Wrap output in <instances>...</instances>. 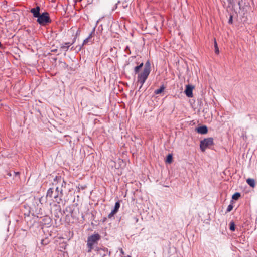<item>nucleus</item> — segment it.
<instances>
[{"label": "nucleus", "instance_id": "nucleus-1", "mask_svg": "<svg viewBox=\"0 0 257 257\" xmlns=\"http://www.w3.org/2000/svg\"><path fill=\"white\" fill-rule=\"evenodd\" d=\"M150 73V63L147 61L145 64L143 70L140 73H139L138 76V83L141 84L140 88L143 86L144 82L147 79Z\"/></svg>", "mask_w": 257, "mask_h": 257}, {"label": "nucleus", "instance_id": "nucleus-11", "mask_svg": "<svg viewBox=\"0 0 257 257\" xmlns=\"http://www.w3.org/2000/svg\"><path fill=\"white\" fill-rule=\"evenodd\" d=\"M247 183L251 187L254 188L255 186V181L254 179L248 178L246 180Z\"/></svg>", "mask_w": 257, "mask_h": 257}, {"label": "nucleus", "instance_id": "nucleus-14", "mask_svg": "<svg viewBox=\"0 0 257 257\" xmlns=\"http://www.w3.org/2000/svg\"><path fill=\"white\" fill-rule=\"evenodd\" d=\"M165 87L162 86H161L159 89H156L155 91V94H159L161 93L164 90Z\"/></svg>", "mask_w": 257, "mask_h": 257}, {"label": "nucleus", "instance_id": "nucleus-26", "mask_svg": "<svg viewBox=\"0 0 257 257\" xmlns=\"http://www.w3.org/2000/svg\"><path fill=\"white\" fill-rule=\"evenodd\" d=\"M56 190H57L58 191H59V188H58V187H57V188H56Z\"/></svg>", "mask_w": 257, "mask_h": 257}, {"label": "nucleus", "instance_id": "nucleus-25", "mask_svg": "<svg viewBox=\"0 0 257 257\" xmlns=\"http://www.w3.org/2000/svg\"><path fill=\"white\" fill-rule=\"evenodd\" d=\"M19 174H20V173H19V172H14V174H15V176H16V175H19Z\"/></svg>", "mask_w": 257, "mask_h": 257}, {"label": "nucleus", "instance_id": "nucleus-9", "mask_svg": "<svg viewBox=\"0 0 257 257\" xmlns=\"http://www.w3.org/2000/svg\"><path fill=\"white\" fill-rule=\"evenodd\" d=\"M94 31H95L94 29H93L92 30V31L91 32V33L89 34V36L84 40L83 43V45H86L87 43H88L89 42H92V38L94 36Z\"/></svg>", "mask_w": 257, "mask_h": 257}, {"label": "nucleus", "instance_id": "nucleus-6", "mask_svg": "<svg viewBox=\"0 0 257 257\" xmlns=\"http://www.w3.org/2000/svg\"><path fill=\"white\" fill-rule=\"evenodd\" d=\"M193 88L194 87L191 85H186V88L185 90V93L187 96L189 97H192L193 96L192 91Z\"/></svg>", "mask_w": 257, "mask_h": 257}, {"label": "nucleus", "instance_id": "nucleus-18", "mask_svg": "<svg viewBox=\"0 0 257 257\" xmlns=\"http://www.w3.org/2000/svg\"><path fill=\"white\" fill-rule=\"evenodd\" d=\"M53 192V189L51 188L49 189L47 191V196L51 198L52 197Z\"/></svg>", "mask_w": 257, "mask_h": 257}, {"label": "nucleus", "instance_id": "nucleus-19", "mask_svg": "<svg viewBox=\"0 0 257 257\" xmlns=\"http://www.w3.org/2000/svg\"><path fill=\"white\" fill-rule=\"evenodd\" d=\"M230 229L232 231L235 230V224L233 222H231L230 223Z\"/></svg>", "mask_w": 257, "mask_h": 257}, {"label": "nucleus", "instance_id": "nucleus-4", "mask_svg": "<svg viewBox=\"0 0 257 257\" xmlns=\"http://www.w3.org/2000/svg\"><path fill=\"white\" fill-rule=\"evenodd\" d=\"M213 145V139L212 138L204 139L201 141L200 147L202 152H204L207 147Z\"/></svg>", "mask_w": 257, "mask_h": 257}, {"label": "nucleus", "instance_id": "nucleus-24", "mask_svg": "<svg viewBox=\"0 0 257 257\" xmlns=\"http://www.w3.org/2000/svg\"><path fill=\"white\" fill-rule=\"evenodd\" d=\"M44 239H42V241H41V244H43V245H45V244H46L47 243H45L44 242Z\"/></svg>", "mask_w": 257, "mask_h": 257}, {"label": "nucleus", "instance_id": "nucleus-12", "mask_svg": "<svg viewBox=\"0 0 257 257\" xmlns=\"http://www.w3.org/2000/svg\"><path fill=\"white\" fill-rule=\"evenodd\" d=\"M143 63H141L139 65L135 67L134 72L135 74L139 73L140 68H141L143 67Z\"/></svg>", "mask_w": 257, "mask_h": 257}, {"label": "nucleus", "instance_id": "nucleus-8", "mask_svg": "<svg viewBox=\"0 0 257 257\" xmlns=\"http://www.w3.org/2000/svg\"><path fill=\"white\" fill-rule=\"evenodd\" d=\"M40 8L39 6L36 7L31 9L30 12L32 13L34 17L37 18L40 14Z\"/></svg>", "mask_w": 257, "mask_h": 257}, {"label": "nucleus", "instance_id": "nucleus-23", "mask_svg": "<svg viewBox=\"0 0 257 257\" xmlns=\"http://www.w3.org/2000/svg\"><path fill=\"white\" fill-rule=\"evenodd\" d=\"M120 252L123 255L124 254V252L123 251V249L122 248H120Z\"/></svg>", "mask_w": 257, "mask_h": 257}, {"label": "nucleus", "instance_id": "nucleus-22", "mask_svg": "<svg viewBox=\"0 0 257 257\" xmlns=\"http://www.w3.org/2000/svg\"><path fill=\"white\" fill-rule=\"evenodd\" d=\"M6 175L8 177L12 176V174L10 172H7Z\"/></svg>", "mask_w": 257, "mask_h": 257}, {"label": "nucleus", "instance_id": "nucleus-13", "mask_svg": "<svg viewBox=\"0 0 257 257\" xmlns=\"http://www.w3.org/2000/svg\"><path fill=\"white\" fill-rule=\"evenodd\" d=\"M214 47H215V53L216 54H218L219 53V48H218L217 43L215 38H214Z\"/></svg>", "mask_w": 257, "mask_h": 257}, {"label": "nucleus", "instance_id": "nucleus-7", "mask_svg": "<svg viewBox=\"0 0 257 257\" xmlns=\"http://www.w3.org/2000/svg\"><path fill=\"white\" fill-rule=\"evenodd\" d=\"M95 251L96 252V255H98L99 257H104L106 255V251L104 249L97 247Z\"/></svg>", "mask_w": 257, "mask_h": 257}, {"label": "nucleus", "instance_id": "nucleus-2", "mask_svg": "<svg viewBox=\"0 0 257 257\" xmlns=\"http://www.w3.org/2000/svg\"><path fill=\"white\" fill-rule=\"evenodd\" d=\"M100 238L101 236L98 233L93 234L88 237L87 246L88 253L92 251V250L94 248V246L98 243V241L100 239Z\"/></svg>", "mask_w": 257, "mask_h": 257}, {"label": "nucleus", "instance_id": "nucleus-15", "mask_svg": "<svg viewBox=\"0 0 257 257\" xmlns=\"http://www.w3.org/2000/svg\"><path fill=\"white\" fill-rule=\"evenodd\" d=\"M72 43H70L69 42L68 43H66L65 44V45H63L61 46V48L63 49H66V50H67V49H68V48L70 47V46L72 44Z\"/></svg>", "mask_w": 257, "mask_h": 257}, {"label": "nucleus", "instance_id": "nucleus-17", "mask_svg": "<svg viewBox=\"0 0 257 257\" xmlns=\"http://www.w3.org/2000/svg\"><path fill=\"white\" fill-rule=\"evenodd\" d=\"M166 161L168 163H171L172 162V156L171 154L167 156Z\"/></svg>", "mask_w": 257, "mask_h": 257}, {"label": "nucleus", "instance_id": "nucleus-21", "mask_svg": "<svg viewBox=\"0 0 257 257\" xmlns=\"http://www.w3.org/2000/svg\"><path fill=\"white\" fill-rule=\"evenodd\" d=\"M232 19H233L232 16H230V18H229V21H228V23L229 24H232V21H233Z\"/></svg>", "mask_w": 257, "mask_h": 257}, {"label": "nucleus", "instance_id": "nucleus-10", "mask_svg": "<svg viewBox=\"0 0 257 257\" xmlns=\"http://www.w3.org/2000/svg\"><path fill=\"white\" fill-rule=\"evenodd\" d=\"M198 133L201 134H205L208 132V129L206 126L203 125L197 128Z\"/></svg>", "mask_w": 257, "mask_h": 257}, {"label": "nucleus", "instance_id": "nucleus-20", "mask_svg": "<svg viewBox=\"0 0 257 257\" xmlns=\"http://www.w3.org/2000/svg\"><path fill=\"white\" fill-rule=\"evenodd\" d=\"M232 209H233V206L232 205L230 204L228 206V207L227 208V211L230 212L232 210Z\"/></svg>", "mask_w": 257, "mask_h": 257}, {"label": "nucleus", "instance_id": "nucleus-16", "mask_svg": "<svg viewBox=\"0 0 257 257\" xmlns=\"http://www.w3.org/2000/svg\"><path fill=\"white\" fill-rule=\"evenodd\" d=\"M240 196V194L238 192H236L233 195L232 198L233 199L237 200L239 199Z\"/></svg>", "mask_w": 257, "mask_h": 257}, {"label": "nucleus", "instance_id": "nucleus-3", "mask_svg": "<svg viewBox=\"0 0 257 257\" xmlns=\"http://www.w3.org/2000/svg\"><path fill=\"white\" fill-rule=\"evenodd\" d=\"M37 22L42 25H44L47 23H49L51 22L49 13L47 12H45L42 13V14H40V15L37 17Z\"/></svg>", "mask_w": 257, "mask_h": 257}, {"label": "nucleus", "instance_id": "nucleus-5", "mask_svg": "<svg viewBox=\"0 0 257 257\" xmlns=\"http://www.w3.org/2000/svg\"><path fill=\"white\" fill-rule=\"evenodd\" d=\"M120 201H118L115 204L114 208L113 210L110 212V213L108 215V217L109 218H112L114 214H115L118 211L119 208H120Z\"/></svg>", "mask_w": 257, "mask_h": 257}]
</instances>
